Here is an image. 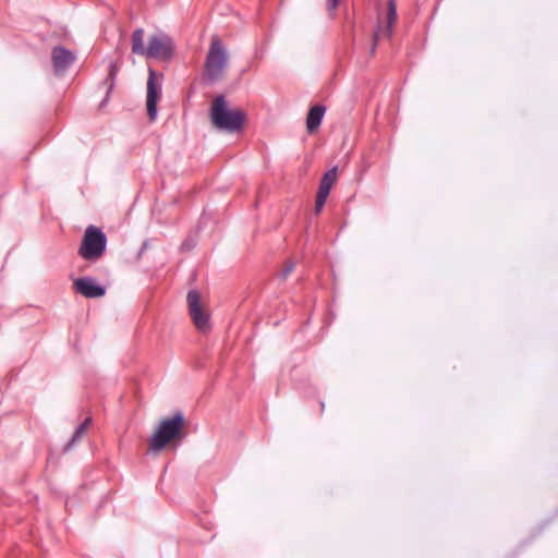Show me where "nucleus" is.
Returning a JSON list of instances; mask_svg holds the SVG:
<instances>
[{"label":"nucleus","instance_id":"f8f14e48","mask_svg":"<svg viewBox=\"0 0 558 558\" xmlns=\"http://www.w3.org/2000/svg\"><path fill=\"white\" fill-rule=\"evenodd\" d=\"M337 177H338V168L337 167H333L330 170H328L323 175V178L320 180L318 193L329 195L332 185L337 181Z\"/></svg>","mask_w":558,"mask_h":558},{"label":"nucleus","instance_id":"39448f33","mask_svg":"<svg viewBox=\"0 0 558 558\" xmlns=\"http://www.w3.org/2000/svg\"><path fill=\"white\" fill-rule=\"evenodd\" d=\"M227 65V52L221 41L215 37L211 41L206 62L205 71L209 80H218Z\"/></svg>","mask_w":558,"mask_h":558},{"label":"nucleus","instance_id":"9b49d317","mask_svg":"<svg viewBox=\"0 0 558 558\" xmlns=\"http://www.w3.org/2000/svg\"><path fill=\"white\" fill-rule=\"evenodd\" d=\"M326 108L317 105L310 109L306 118V128L310 133H313L320 125Z\"/></svg>","mask_w":558,"mask_h":558},{"label":"nucleus","instance_id":"6e6552de","mask_svg":"<svg viewBox=\"0 0 558 558\" xmlns=\"http://www.w3.org/2000/svg\"><path fill=\"white\" fill-rule=\"evenodd\" d=\"M75 292L82 294L87 299L101 298L106 293L105 287L99 284L93 277H82L73 281Z\"/></svg>","mask_w":558,"mask_h":558},{"label":"nucleus","instance_id":"9d476101","mask_svg":"<svg viewBox=\"0 0 558 558\" xmlns=\"http://www.w3.org/2000/svg\"><path fill=\"white\" fill-rule=\"evenodd\" d=\"M396 20H397L396 2H395V0H389L388 1V12H387V26L385 28L379 26L376 29V32L374 34L375 43H377L379 39H381L384 37H389L391 35V29H392V26H393ZM375 45L376 44H374L373 49L375 48Z\"/></svg>","mask_w":558,"mask_h":558},{"label":"nucleus","instance_id":"7ed1b4c3","mask_svg":"<svg viewBox=\"0 0 558 558\" xmlns=\"http://www.w3.org/2000/svg\"><path fill=\"white\" fill-rule=\"evenodd\" d=\"M210 119L215 128L232 133L242 128L245 113L239 108H229L225 96L220 95L211 102Z\"/></svg>","mask_w":558,"mask_h":558},{"label":"nucleus","instance_id":"2eb2a0df","mask_svg":"<svg viewBox=\"0 0 558 558\" xmlns=\"http://www.w3.org/2000/svg\"><path fill=\"white\" fill-rule=\"evenodd\" d=\"M294 267H295L294 262L287 263V265L284 266V268L281 271V275H280L281 278L286 279L293 271Z\"/></svg>","mask_w":558,"mask_h":558},{"label":"nucleus","instance_id":"ddd939ff","mask_svg":"<svg viewBox=\"0 0 558 558\" xmlns=\"http://www.w3.org/2000/svg\"><path fill=\"white\" fill-rule=\"evenodd\" d=\"M90 423H92V417L85 418V421L74 432L72 439L65 446V450L70 449L78 439H81V437L86 433Z\"/></svg>","mask_w":558,"mask_h":558},{"label":"nucleus","instance_id":"f257e3e1","mask_svg":"<svg viewBox=\"0 0 558 558\" xmlns=\"http://www.w3.org/2000/svg\"><path fill=\"white\" fill-rule=\"evenodd\" d=\"M174 43L165 33H157L149 37L148 45H144V29L136 28L132 34V52L137 56L157 60H169L172 58Z\"/></svg>","mask_w":558,"mask_h":558},{"label":"nucleus","instance_id":"423d86ee","mask_svg":"<svg viewBox=\"0 0 558 558\" xmlns=\"http://www.w3.org/2000/svg\"><path fill=\"white\" fill-rule=\"evenodd\" d=\"M187 307L190 316L202 332H207L210 329L209 314L202 306L199 293L195 290H191L186 296Z\"/></svg>","mask_w":558,"mask_h":558},{"label":"nucleus","instance_id":"1a4fd4ad","mask_svg":"<svg viewBox=\"0 0 558 558\" xmlns=\"http://www.w3.org/2000/svg\"><path fill=\"white\" fill-rule=\"evenodd\" d=\"M51 60L56 73L64 72L75 60V56L63 47H54L51 52Z\"/></svg>","mask_w":558,"mask_h":558},{"label":"nucleus","instance_id":"4468645a","mask_svg":"<svg viewBox=\"0 0 558 558\" xmlns=\"http://www.w3.org/2000/svg\"><path fill=\"white\" fill-rule=\"evenodd\" d=\"M327 197H328V195L317 192L316 202H315L316 214L320 213V210L323 209V207L326 203Z\"/></svg>","mask_w":558,"mask_h":558},{"label":"nucleus","instance_id":"0eeeda50","mask_svg":"<svg viewBox=\"0 0 558 558\" xmlns=\"http://www.w3.org/2000/svg\"><path fill=\"white\" fill-rule=\"evenodd\" d=\"M161 97V82L158 80L156 71L148 69L146 108L150 121L157 118V102Z\"/></svg>","mask_w":558,"mask_h":558},{"label":"nucleus","instance_id":"f03ea898","mask_svg":"<svg viewBox=\"0 0 558 558\" xmlns=\"http://www.w3.org/2000/svg\"><path fill=\"white\" fill-rule=\"evenodd\" d=\"M184 415L181 412L172 417L162 420L148 440V449L151 452L161 451L168 444L184 438Z\"/></svg>","mask_w":558,"mask_h":558},{"label":"nucleus","instance_id":"20e7f679","mask_svg":"<svg viewBox=\"0 0 558 558\" xmlns=\"http://www.w3.org/2000/svg\"><path fill=\"white\" fill-rule=\"evenodd\" d=\"M106 245V234L99 228L88 226L78 248V254L82 258L94 262L102 256Z\"/></svg>","mask_w":558,"mask_h":558},{"label":"nucleus","instance_id":"f3484780","mask_svg":"<svg viewBox=\"0 0 558 558\" xmlns=\"http://www.w3.org/2000/svg\"><path fill=\"white\" fill-rule=\"evenodd\" d=\"M340 0H327V10L333 12L339 5Z\"/></svg>","mask_w":558,"mask_h":558},{"label":"nucleus","instance_id":"dca6fc26","mask_svg":"<svg viewBox=\"0 0 558 558\" xmlns=\"http://www.w3.org/2000/svg\"><path fill=\"white\" fill-rule=\"evenodd\" d=\"M119 71V66L117 65V63H110V66H109V77L111 81L114 80V76L117 75Z\"/></svg>","mask_w":558,"mask_h":558}]
</instances>
